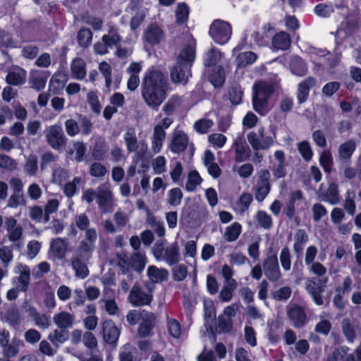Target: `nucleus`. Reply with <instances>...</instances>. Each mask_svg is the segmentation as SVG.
Returning <instances> with one entry per match:
<instances>
[{
    "label": "nucleus",
    "mask_w": 361,
    "mask_h": 361,
    "mask_svg": "<svg viewBox=\"0 0 361 361\" xmlns=\"http://www.w3.org/2000/svg\"><path fill=\"white\" fill-rule=\"evenodd\" d=\"M167 76L159 69L152 67L145 73L141 84V95L146 105L157 111L168 95Z\"/></svg>",
    "instance_id": "obj_1"
},
{
    "label": "nucleus",
    "mask_w": 361,
    "mask_h": 361,
    "mask_svg": "<svg viewBox=\"0 0 361 361\" xmlns=\"http://www.w3.org/2000/svg\"><path fill=\"white\" fill-rule=\"evenodd\" d=\"M94 249V238L87 233L86 240L80 242L71 259V265L76 278L84 279L89 276L87 264Z\"/></svg>",
    "instance_id": "obj_2"
},
{
    "label": "nucleus",
    "mask_w": 361,
    "mask_h": 361,
    "mask_svg": "<svg viewBox=\"0 0 361 361\" xmlns=\"http://www.w3.org/2000/svg\"><path fill=\"white\" fill-rule=\"evenodd\" d=\"M273 85L269 82L259 80L253 86V109L261 116L266 115L271 109L269 99L273 94Z\"/></svg>",
    "instance_id": "obj_3"
},
{
    "label": "nucleus",
    "mask_w": 361,
    "mask_h": 361,
    "mask_svg": "<svg viewBox=\"0 0 361 361\" xmlns=\"http://www.w3.org/2000/svg\"><path fill=\"white\" fill-rule=\"evenodd\" d=\"M152 253L156 259L164 260L170 266L177 264L180 259V247L177 242L165 247L164 240L157 241Z\"/></svg>",
    "instance_id": "obj_4"
},
{
    "label": "nucleus",
    "mask_w": 361,
    "mask_h": 361,
    "mask_svg": "<svg viewBox=\"0 0 361 361\" xmlns=\"http://www.w3.org/2000/svg\"><path fill=\"white\" fill-rule=\"evenodd\" d=\"M44 137L47 145L57 151L64 149L68 142V138L59 124L48 126L44 130Z\"/></svg>",
    "instance_id": "obj_5"
},
{
    "label": "nucleus",
    "mask_w": 361,
    "mask_h": 361,
    "mask_svg": "<svg viewBox=\"0 0 361 361\" xmlns=\"http://www.w3.org/2000/svg\"><path fill=\"white\" fill-rule=\"evenodd\" d=\"M231 25L222 20H215L210 26L209 35L218 44H226L231 38Z\"/></svg>",
    "instance_id": "obj_6"
},
{
    "label": "nucleus",
    "mask_w": 361,
    "mask_h": 361,
    "mask_svg": "<svg viewBox=\"0 0 361 361\" xmlns=\"http://www.w3.org/2000/svg\"><path fill=\"white\" fill-rule=\"evenodd\" d=\"M97 203L103 213L111 212L113 210L114 194L109 183L101 184L97 188Z\"/></svg>",
    "instance_id": "obj_7"
},
{
    "label": "nucleus",
    "mask_w": 361,
    "mask_h": 361,
    "mask_svg": "<svg viewBox=\"0 0 361 361\" xmlns=\"http://www.w3.org/2000/svg\"><path fill=\"white\" fill-rule=\"evenodd\" d=\"M247 140L254 151L268 149L274 144L273 137L266 135L264 127L259 128L257 132L248 133Z\"/></svg>",
    "instance_id": "obj_8"
},
{
    "label": "nucleus",
    "mask_w": 361,
    "mask_h": 361,
    "mask_svg": "<svg viewBox=\"0 0 361 361\" xmlns=\"http://www.w3.org/2000/svg\"><path fill=\"white\" fill-rule=\"evenodd\" d=\"M271 174L268 169H262L257 173V180L254 187L255 199L261 202H262L271 190L270 183Z\"/></svg>",
    "instance_id": "obj_9"
},
{
    "label": "nucleus",
    "mask_w": 361,
    "mask_h": 361,
    "mask_svg": "<svg viewBox=\"0 0 361 361\" xmlns=\"http://www.w3.org/2000/svg\"><path fill=\"white\" fill-rule=\"evenodd\" d=\"M327 281V277L319 280H317L315 278H309L307 279L305 289L317 305H322L324 304L322 293L324 291Z\"/></svg>",
    "instance_id": "obj_10"
},
{
    "label": "nucleus",
    "mask_w": 361,
    "mask_h": 361,
    "mask_svg": "<svg viewBox=\"0 0 361 361\" xmlns=\"http://www.w3.org/2000/svg\"><path fill=\"white\" fill-rule=\"evenodd\" d=\"M263 271L267 279L272 282L279 281L282 277L276 254L269 255L263 262Z\"/></svg>",
    "instance_id": "obj_11"
},
{
    "label": "nucleus",
    "mask_w": 361,
    "mask_h": 361,
    "mask_svg": "<svg viewBox=\"0 0 361 361\" xmlns=\"http://www.w3.org/2000/svg\"><path fill=\"white\" fill-rule=\"evenodd\" d=\"M157 317L152 312L142 310V316L139 322L137 334L140 338H146L153 335V329L156 326Z\"/></svg>",
    "instance_id": "obj_12"
},
{
    "label": "nucleus",
    "mask_w": 361,
    "mask_h": 361,
    "mask_svg": "<svg viewBox=\"0 0 361 361\" xmlns=\"http://www.w3.org/2000/svg\"><path fill=\"white\" fill-rule=\"evenodd\" d=\"M164 37V31L157 23L149 24L144 30L142 35L144 42L152 47L160 44Z\"/></svg>",
    "instance_id": "obj_13"
},
{
    "label": "nucleus",
    "mask_w": 361,
    "mask_h": 361,
    "mask_svg": "<svg viewBox=\"0 0 361 361\" xmlns=\"http://www.w3.org/2000/svg\"><path fill=\"white\" fill-rule=\"evenodd\" d=\"M6 237L8 240L19 245L23 239V228L13 217L6 219Z\"/></svg>",
    "instance_id": "obj_14"
},
{
    "label": "nucleus",
    "mask_w": 361,
    "mask_h": 361,
    "mask_svg": "<svg viewBox=\"0 0 361 361\" xmlns=\"http://www.w3.org/2000/svg\"><path fill=\"white\" fill-rule=\"evenodd\" d=\"M152 295L144 291L138 283H135L133 286L128 295V300L134 307L148 305L152 302Z\"/></svg>",
    "instance_id": "obj_15"
},
{
    "label": "nucleus",
    "mask_w": 361,
    "mask_h": 361,
    "mask_svg": "<svg viewBox=\"0 0 361 361\" xmlns=\"http://www.w3.org/2000/svg\"><path fill=\"white\" fill-rule=\"evenodd\" d=\"M69 251V243L65 238H56L51 240L49 254L54 259H63Z\"/></svg>",
    "instance_id": "obj_16"
},
{
    "label": "nucleus",
    "mask_w": 361,
    "mask_h": 361,
    "mask_svg": "<svg viewBox=\"0 0 361 361\" xmlns=\"http://www.w3.org/2000/svg\"><path fill=\"white\" fill-rule=\"evenodd\" d=\"M287 315L295 328L303 326L307 322L305 307L298 304H290L287 307Z\"/></svg>",
    "instance_id": "obj_17"
},
{
    "label": "nucleus",
    "mask_w": 361,
    "mask_h": 361,
    "mask_svg": "<svg viewBox=\"0 0 361 361\" xmlns=\"http://www.w3.org/2000/svg\"><path fill=\"white\" fill-rule=\"evenodd\" d=\"M231 149L235 152V161L243 162L247 160L250 156V149L247 145L243 135H238L233 140Z\"/></svg>",
    "instance_id": "obj_18"
},
{
    "label": "nucleus",
    "mask_w": 361,
    "mask_h": 361,
    "mask_svg": "<svg viewBox=\"0 0 361 361\" xmlns=\"http://www.w3.org/2000/svg\"><path fill=\"white\" fill-rule=\"evenodd\" d=\"M195 58V41L193 38L188 39V43L180 51L177 63L184 65V67L191 66Z\"/></svg>",
    "instance_id": "obj_19"
},
{
    "label": "nucleus",
    "mask_w": 361,
    "mask_h": 361,
    "mask_svg": "<svg viewBox=\"0 0 361 361\" xmlns=\"http://www.w3.org/2000/svg\"><path fill=\"white\" fill-rule=\"evenodd\" d=\"M49 75L50 72L47 71L31 70L29 74L28 82L32 89L40 91L44 88Z\"/></svg>",
    "instance_id": "obj_20"
},
{
    "label": "nucleus",
    "mask_w": 361,
    "mask_h": 361,
    "mask_svg": "<svg viewBox=\"0 0 361 361\" xmlns=\"http://www.w3.org/2000/svg\"><path fill=\"white\" fill-rule=\"evenodd\" d=\"M123 139L129 152H135L138 150L139 147L142 152H146L147 149V144L145 141H139L136 133L134 129L129 128L124 134Z\"/></svg>",
    "instance_id": "obj_21"
},
{
    "label": "nucleus",
    "mask_w": 361,
    "mask_h": 361,
    "mask_svg": "<svg viewBox=\"0 0 361 361\" xmlns=\"http://www.w3.org/2000/svg\"><path fill=\"white\" fill-rule=\"evenodd\" d=\"M276 162L273 164L271 171L275 178H282L286 176L288 163L286 160V154L282 150H276L274 152Z\"/></svg>",
    "instance_id": "obj_22"
},
{
    "label": "nucleus",
    "mask_w": 361,
    "mask_h": 361,
    "mask_svg": "<svg viewBox=\"0 0 361 361\" xmlns=\"http://www.w3.org/2000/svg\"><path fill=\"white\" fill-rule=\"evenodd\" d=\"M68 76L63 71H57L51 76L49 82V91L58 94L66 86Z\"/></svg>",
    "instance_id": "obj_23"
},
{
    "label": "nucleus",
    "mask_w": 361,
    "mask_h": 361,
    "mask_svg": "<svg viewBox=\"0 0 361 361\" xmlns=\"http://www.w3.org/2000/svg\"><path fill=\"white\" fill-rule=\"evenodd\" d=\"M102 333L104 340L109 344L116 343L120 335L119 329L111 319L105 320L102 323Z\"/></svg>",
    "instance_id": "obj_24"
},
{
    "label": "nucleus",
    "mask_w": 361,
    "mask_h": 361,
    "mask_svg": "<svg viewBox=\"0 0 361 361\" xmlns=\"http://www.w3.org/2000/svg\"><path fill=\"white\" fill-rule=\"evenodd\" d=\"M304 199L303 192L300 190L292 191L288 202L284 208V213L291 219L295 214V207H298Z\"/></svg>",
    "instance_id": "obj_25"
},
{
    "label": "nucleus",
    "mask_w": 361,
    "mask_h": 361,
    "mask_svg": "<svg viewBox=\"0 0 361 361\" xmlns=\"http://www.w3.org/2000/svg\"><path fill=\"white\" fill-rule=\"evenodd\" d=\"M317 84V80L314 77H307L298 85L297 99L299 104H302L307 101L310 90Z\"/></svg>",
    "instance_id": "obj_26"
},
{
    "label": "nucleus",
    "mask_w": 361,
    "mask_h": 361,
    "mask_svg": "<svg viewBox=\"0 0 361 361\" xmlns=\"http://www.w3.org/2000/svg\"><path fill=\"white\" fill-rule=\"evenodd\" d=\"M74 222L78 228H79L80 231H85V237L82 240H85L87 233H90V235H92L93 238H94V243H96L97 239V231L95 228H89L90 225V220L86 214L82 213L76 215L74 218Z\"/></svg>",
    "instance_id": "obj_27"
},
{
    "label": "nucleus",
    "mask_w": 361,
    "mask_h": 361,
    "mask_svg": "<svg viewBox=\"0 0 361 361\" xmlns=\"http://www.w3.org/2000/svg\"><path fill=\"white\" fill-rule=\"evenodd\" d=\"M142 71V65L140 63L133 62L128 67L126 72L130 75L127 82V87L130 91H135L140 81L139 73Z\"/></svg>",
    "instance_id": "obj_28"
},
{
    "label": "nucleus",
    "mask_w": 361,
    "mask_h": 361,
    "mask_svg": "<svg viewBox=\"0 0 361 361\" xmlns=\"http://www.w3.org/2000/svg\"><path fill=\"white\" fill-rule=\"evenodd\" d=\"M190 66L184 67V65L177 63L170 71L171 81L175 84L182 83L185 85L188 82V78L190 75L189 68Z\"/></svg>",
    "instance_id": "obj_29"
},
{
    "label": "nucleus",
    "mask_w": 361,
    "mask_h": 361,
    "mask_svg": "<svg viewBox=\"0 0 361 361\" xmlns=\"http://www.w3.org/2000/svg\"><path fill=\"white\" fill-rule=\"evenodd\" d=\"M188 144V135L183 131L178 130L174 132L169 148L174 153H180L186 149Z\"/></svg>",
    "instance_id": "obj_30"
},
{
    "label": "nucleus",
    "mask_w": 361,
    "mask_h": 361,
    "mask_svg": "<svg viewBox=\"0 0 361 361\" xmlns=\"http://www.w3.org/2000/svg\"><path fill=\"white\" fill-rule=\"evenodd\" d=\"M19 276L16 278L17 288L22 292H26L30 282V269L28 266L19 264L17 266Z\"/></svg>",
    "instance_id": "obj_31"
},
{
    "label": "nucleus",
    "mask_w": 361,
    "mask_h": 361,
    "mask_svg": "<svg viewBox=\"0 0 361 361\" xmlns=\"http://www.w3.org/2000/svg\"><path fill=\"white\" fill-rule=\"evenodd\" d=\"M203 162L207 171L214 178H218L221 174V169L215 161V156L210 150H206L204 154Z\"/></svg>",
    "instance_id": "obj_32"
},
{
    "label": "nucleus",
    "mask_w": 361,
    "mask_h": 361,
    "mask_svg": "<svg viewBox=\"0 0 361 361\" xmlns=\"http://www.w3.org/2000/svg\"><path fill=\"white\" fill-rule=\"evenodd\" d=\"M53 321L59 329H71L73 326L75 316L68 312L61 311L54 315Z\"/></svg>",
    "instance_id": "obj_33"
},
{
    "label": "nucleus",
    "mask_w": 361,
    "mask_h": 361,
    "mask_svg": "<svg viewBox=\"0 0 361 361\" xmlns=\"http://www.w3.org/2000/svg\"><path fill=\"white\" fill-rule=\"evenodd\" d=\"M166 133L162 130L160 126H154L151 137L152 151L154 154L161 152L164 140H166Z\"/></svg>",
    "instance_id": "obj_34"
},
{
    "label": "nucleus",
    "mask_w": 361,
    "mask_h": 361,
    "mask_svg": "<svg viewBox=\"0 0 361 361\" xmlns=\"http://www.w3.org/2000/svg\"><path fill=\"white\" fill-rule=\"evenodd\" d=\"M27 73L20 67L13 68L10 71L6 78V82L12 85H20L25 83Z\"/></svg>",
    "instance_id": "obj_35"
},
{
    "label": "nucleus",
    "mask_w": 361,
    "mask_h": 361,
    "mask_svg": "<svg viewBox=\"0 0 361 361\" xmlns=\"http://www.w3.org/2000/svg\"><path fill=\"white\" fill-rule=\"evenodd\" d=\"M356 142L353 139L341 144L338 149V157L341 161H349L356 149Z\"/></svg>",
    "instance_id": "obj_36"
},
{
    "label": "nucleus",
    "mask_w": 361,
    "mask_h": 361,
    "mask_svg": "<svg viewBox=\"0 0 361 361\" xmlns=\"http://www.w3.org/2000/svg\"><path fill=\"white\" fill-rule=\"evenodd\" d=\"M147 276L152 283H158L168 279L169 271L164 268L151 265L147 268Z\"/></svg>",
    "instance_id": "obj_37"
},
{
    "label": "nucleus",
    "mask_w": 361,
    "mask_h": 361,
    "mask_svg": "<svg viewBox=\"0 0 361 361\" xmlns=\"http://www.w3.org/2000/svg\"><path fill=\"white\" fill-rule=\"evenodd\" d=\"M72 77L77 80H82L87 75L86 63L82 58H75L71 64Z\"/></svg>",
    "instance_id": "obj_38"
},
{
    "label": "nucleus",
    "mask_w": 361,
    "mask_h": 361,
    "mask_svg": "<svg viewBox=\"0 0 361 361\" xmlns=\"http://www.w3.org/2000/svg\"><path fill=\"white\" fill-rule=\"evenodd\" d=\"M291 40L289 34L281 31L276 34L272 38V47L277 50H286L290 46Z\"/></svg>",
    "instance_id": "obj_39"
},
{
    "label": "nucleus",
    "mask_w": 361,
    "mask_h": 361,
    "mask_svg": "<svg viewBox=\"0 0 361 361\" xmlns=\"http://www.w3.org/2000/svg\"><path fill=\"white\" fill-rule=\"evenodd\" d=\"M102 40L106 42L111 47L117 46L122 41V37L119 34L118 27L109 24L108 33L102 36Z\"/></svg>",
    "instance_id": "obj_40"
},
{
    "label": "nucleus",
    "mask_w": 361,
    "mask_h": 361,
    "mask_svg": "<svg viewBox=\"0 0 361 361\" xmlns=\"http://www.w3.org/2000/svg\"><path fill=\"white\" fill-rule=\"evenodd\" d=\"M293 250L298 257L302 253L304 246L308 241V235L303 229H298L294 235Z\"/></svg>",
    "instance_id": "obj_41"
},
{
    "label": "nucleus",
    "mask_w": 361,
    "mask_h": 361,
    "mask_svg": "<svg viewBox=\"0 0 361 361\" xmlns=\"http://www.w3.org/2000/svg\"><path fill=\"white\" fill-rule=\"evenodd\" d=\"M183 97L177 94L171 96L163 106L162 111L166 116L173 115L183 103Z\"/></svg>",
    "instance_id": "obj_42"
},
{
    "label": "nucleus",
    "mask_w": 361,
    "mask_h": 361,
    "mask_svg": "<svg viewBox=\"0 0 361 361\" xmlns=\"http://www.w3.org/2000/svg\"><path fill=\"white\" fill-rule=\"evenodd\" d=\"M130 268L137 271H142L147 262L145 252L142 250L135 251L130 256Z\"/></svg>",
    "instance_id": "obj_43"
},
{
    "label": "nucleus",
    "mask_w": 361,
    "mask_h": 361,
    "mask_svg": "<svg viewBox=\"0 0 361 361\" xmlns=\"http://www.w3.org/2000/svg\"><path fill=\"white\" fill-rule=\"evenodd\" d=\"M111 262L117 265L123 274H127L130 269V259L125 252L116 253V256L111 259Z\"/></svg>",
    "instance_id": "obj_44"
},
{
    "label": "nucleus",
    "mask_w": 361,
    "mask_h": 361,
    "mask_svg": "<svg viewBox=\"0 0 361 361\" xmlns=\"http://www.w3.org/2000/svg\"><path fill=\"white\" fill-rule=\"evenodd\" d=\"M322 200L333 205L339 202V189L337 184L332 183L329 185L325 193L323 195Z\"/></svg>",
    "instance_id": "obj_45"
},
{
    "label": "nucleus",
    "mask_w": 361,
    "mask_h": 361,
    "mask_svg": "<svg viewBox=\"0 0 361 361\" xmlns=\"http://www.w3.org/2000/svg\"><path fill=\"white\" fill-rule=\"evenodd\" d=\"M291 72L298 76H304L307 73L305 62L299 56H293L290 63Z\"/></svg>",
    "instance_id": "obj_46"
},
{
    "label": "nucleus",
    "mask_w": 361,
    "mask_h": 361,
    "mask_svg": "<svg viewBox=\"0 0 361 361\" xmlns=\"http://www.w3.org/2000/svg\"><path fill=\"white\" fill-rule=\"evenodd\" d=\"M242 232V226L238 222H234L227 226L224 233V238L228 242H234Z\"/></svg>",
    "instance_id": "obj_47"
},
{
    "label": "nucleus",
    "mask_w": 361,
    "mask_h": 361,
    "mask_svg": "<svg viewBox=\"0 0 361 361\" xmlns=\"http://www.w3.org/2000/svg\"><path fill=\"white\" fill-rule=\"evenodd\" d=\"M341 329L347 341L349 343H353L356 338V331L354 324L350 319L345 318L342 320Z\"/></svg>",
    "instance_id": "obj_48"
},
{
    "label": "nucleus",
    "mask_w": 361,
    "mask_h": 361,
    "mask_svg": "<svg viewBox=\"0 0 361 361\" xmlns=\"http://www.w3.org/2000/svg\"><path fill=\"white\" fill-rule=\"evenodd\" d=\"M5 318L8 324L14 327H18L23 320L20 311L15 307L7 310Z\"/></svg>",
    "instance_id": "obj_49"
},
{
    "label": "nucleus",
    "mask_w": 361,
    "mask_h": 361,
    "mask_svg": "<svg viewBox=\"0 0 361 361\" xmlns=\"http://www.w3.org/2000/svg\"><path fill=\"white\" fill-rule=\"evenodd\" d=\"M24 171L30 176L36 175L38 171V158L36 154H30L26 158Z\"/></svg>",
    "instance_id": "obj_50"
},
{
    "label": "nucleus",
    "mask_w": 361,
    "mask_h": 361,
    "mask_svg": "<svg viewBox=\"0 0 361 361\" xmlns=\"http://www.w3.org/2000/svg\"><path fill=\"white\" fill-rule=\"evenodd\" d=\"M23 345V342L20 340H13L11 343H8L1 347L3 354L5 357L9 359L16 357L19 353V346Z\"/></svg>",
    "instance_id": "obj_51"
},
{
    "label": "nucleus",
    "mask_w": 361,
    "mask_h": 361,
    "mask_svg": "<svg viewBox=\"0 0 361 361\" xmlns=\"http://www.w3.org/2000/svg\"><path fill=\"white\" fill-rule=\"evenodd\" d=\"M237 287L238 284L224 283L218 296L219 300L222 302H230L233 297L234 291Z\"/></svg>",
    "instance_id": "obj_52"
},
{
    "label": "nucleus",
    "mask_w": 361,
    "mask_h": 361,
    "mask_svg": "<svg viewBox=\"0 0 361 361\" xmlns=\"http://www.w3.org/2000/svg\"><path fill=\"white\" fill-rule=\"evenodd\" d=\"M48 339L58 348L68 339V334L64 329L58 328L49 334Z\"/></svg>",
    "instance_id": "obj_53"
},
{
    "label": "nucleus",
    "mask_w": 361,
    "mask_h": 361,
    "mask_svg": "<svg viewBox=\"0 0 361 361\" xmlns=\"http://www.w3.org/2000/svg\"><path fill=\"white\" fill-rule=\"evenodd\" d=\"M190 9L185 3H180L177 5L176 10V22L178 25L185 24L188 19Z\"/></svg>",
    "instance_id": "obj_54"
},
{
    "label": "nucleus",
    "mask_w": 361,
    "mask_h": 361,
    "mask_svg": "<svg viewBox=\"0 0 361 361\" xmlns=\"http://www.w3.org/2000/svg\"><path fill=\"white\" fill-rule=\"evenodd\" d=\"M257 55L252 51H245L239 54L236 58L238 67H245L253 63L257 59Z\"/></svg>",
    "instance_id": "obj_55"
},
{
    "label": "nucleus",
    "mask_w": 361,
    "mask_h": 361,
    "mask_svg": "<svg viewBox=\"0 0 361 361\" xmlns=\"http://www.w3.org/2000/svg\"><path fill=\"white\" fill-rule=\"evenodd\" d=\"M355 194L353 190H348L345 193V200L343 202V208L349 215H354L356 211V204L355 202Z\"/></svg>",
    "instance_id": "obj_56"
},
{
    "label": "nucleus",
    "mask_w": 361,
    "mask_h": 361,
    "mask_svg": "<svg viewBox=\"0 0 361 361\" xmlns=\"http://www.w3.org/2000/svg\"><path fill=\"white\" fill-rule=\"evenodd\" d=\"M202 179L197 171H192L188 173V180L185 184V189L192 192L196 190L197 187L200 185Z\"/></svg>",
    "instance_id": "obj_57"
},
{
    "label": "nucleus",
    "mask_w": 361,
    "mask_h": 361,
    "mask_svg": "<svg viewBox=\"0 0 361 361\" xmlns=\"http://www.w3.org/2000/svg\"><path fill=\"white\" fill-rule=\"evenodd\" d=\"M82 182L80 177H75L73 180L66 183L63 187V191L68 197H72L78 190V185Z\"/></svg>",
    "instance_id": "obj_58"
},
{
    "label": "nucleus",
    "mask_w": 361,
    "mask_h": 361,
    "mask_svg": "<svg viewBox=\"0 0 361 361\" xmlns=\"http://www.w3.org/2000/svg\"><path fill=\"white\" fill-rule=\"evenodd\" d=\"M255 219L260 227L269 230L272 227L271 216L264 211H258L255 215Z\"/></svg>",
    "instance_id": "obj_59"
},
{
    "label": "nucleus",
    "mask_w": 361,
    "mask_h": 361,
    "mask_svg": "<svg viewBox=\"0 0 361 361\" xmlns=\"http://www.w3.org/2000/svg\"><path fill=\"white\" fill-rule=\"evenodd\" d=\"M319 164L326 173H331L333 165V157L329 150H324L319 156Z\"/></svg>",
    "instance_id": "obj_60"
},
{
    "label": "nucleus",
    "mask_w": 361,
    "mask_h": 361,
    "mask_svg": "<svg viewBox=\"0 0 361 361\" xmlns=\"http://www.w3.org/2000/svg\"><path fill=\"white\" fill-rule=\"evenodd\" d=\"M99 71L105 79V85L109 88L112 84V68L109 63L102 61L99 64Z\"/></svg>",
    "instance_id": "obj_61"
},
{
    "label": "nucleus",
    "mask_w": 361,
    "mask_h": 361,
    "mask_svg": "<svg viewBox=\"0 0 361 361\" xmlns=\"http://www.w3.org/2000/svg\"><path fill=\"white\" fill-rule=\"evenodd\" d=\"M298 149L305 161H310L313 157V151L308 141L304 140L297 144Z\"/></svg>",
    "instance_id": "obj_62"
},
{
    "label": "nucleus",
    "mask_w": 361,
    "mask_h": 361,
    "mask_svg": "<svg viewBox=\"0 0 361 361\" xmlns=\"http://www.w3.org/2000/svg\"><path fill=\"white\" fill-rule=\"evenodd\" d=\"M82 343L91 352L97 350L98 341L96 336L91 331H86L83 334Z\"/></svg>",
    "instance_id": "obj_63"
},
{
    "label": "nucleus",
    "mask_w": 361,
    "mask_h": 361,
    "mask_svg": "<svg viewBox=\"0 0 361 361\" xmlns=\"http://www.w3.org/2000/svg\"><path fill=\"white\" fill-rule=\"evenodd\" d=\"M92 33L88 28H81L78 33V42L81 47H87L92 42Z\"/></svg>",
    "instance_id": "obj_64"
}]
</instances>
